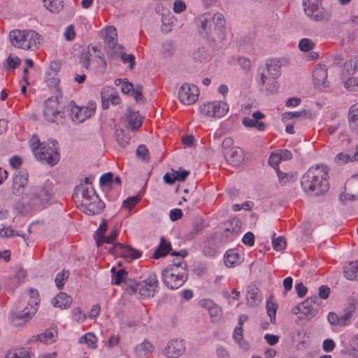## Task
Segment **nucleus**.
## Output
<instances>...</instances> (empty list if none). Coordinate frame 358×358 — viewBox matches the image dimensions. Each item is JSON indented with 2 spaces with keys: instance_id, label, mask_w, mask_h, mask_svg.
I'll return each instance as SVG.
<instances>
[{
  "instance_id": "obj_1",
  "label": "nucleus",
  "mask_w": 358,
  "mask_h": 358,
  "mask_svg": "<svg viewBox=\"0 0 358 358\" xmlns=\"http://www.w3.org/2000/svg\"><path fill=\"white\" fill-rule=\"evenodd\" d=\"M199 33L210 43H222L226 36V21L220 13H210L199 15L196 19Z\"/></svg>"
},
{
  "instance_id": "obj_2",
  "label": "nucleus",
  "mask_w": 358,
  "mask_h": 358,
  "mask_svg": "<svg viewBox=\"0 0 358 358\" xmlns=\"http://www.w3.org/2000/svg\"><path fill=\"white\" fill-rule=\"evenodd\" d=\"M328 173V167L323 164L310 167L301 180L303 191L314 196L327 193L329 189Z\"/></svg>"
},
{
  "instance_id": "obj_3",
  "label": "nucleus",
  "mask_w": 358,
  "mask_h": 358,
  "mask_svg": "<svg viewBox=\"0 0 358 358\" xmlns=\"http://www.w3.org/2000/svg\"><path fill=\"white\" fill-rule=\"evenodd\" d=\"M76 196H80L81 210L87 215H94L100 213L105 208L104 203L99 199L92 186H85L82 183L74 190Z\"/></svg>"
},
{
  "instance_id": "obj_4",
  "label": "nucleus",
  "mask_w": 358,
  "mask_h": 358,
  "mask_svg": "<svg viewBox=\"0 0 358 358\" xmlns=\"http://www.w3.org/2000/svg\"><path fill=\"white\" fill-rule=\"evenodd\" d=\"M53 196L51 185L45 182L43 184L32 185L24 194V199L31 208H42L50 203Z\"/></svg>"
},
{
  "instance_id": "obj_5",
  "label": "nucleus",
  "mask_w": 358,
  "mask_h": 358,
  "mask_svg": "<svg viewBox=\"0 0 358 358\" xmlns=\"http://www.w3.org/2000/svg\"><path fill=\"white\" fill-rule=\"evenodd\" d=\"M187 278V265L182 261L169 265L162 271L163 283L170 289H176L182 287Z\"/></svg>"
},
{
  "instance_id": "obj_6",
  "label": "nucleus",
  "mask_w": 358,
  "mask_h": 358,
  "mask_svg": "<svg viewBox=\"0 0 358 358\" xmlns=\"http://www.w3.org/2000/svg\"><path fill=\"white\" fill-rule=\"evenodd\" d=\"M9 38L14 47L31 50L38 49L43 41V37L31 29L13 30L9 34Z\"/></svg>"
},
{
  "instance_id": "obj_7",
  "label": "nucleus",
  "mask_w": 358,
  "mask_h": 358,
  "mask_svg": "<svg viewBox=\"0 0 358 358\" xmlns=\"http://www.w3.org/2000/svg\"><path fill=\"white\" fill-rule=\"evenodd\" d=\"M58 149L57 141H49L47 143H42L40 148H35L34 155L38 160L52 166L59 159Z\"/></svg>"
},
{
  "instance_id": "obj_8",
  "label": "nucleus",
  "mask_w": 358,
  "mask_h": 358,
  "mask_svg": "<svg viewBox=\"0 0 358 358\" xmlns=\"http://www.w3.org/2000/svg\"><path fill=\"white\" fill-rule=\"evenodd\" d=\"M38 296L37 290L30 289V300L29 301L30 308L27 306L20 313L12 312L10 313V320L13 326L17 327L24 324L36 312L39 303Z\"/></svg>"
},
{
  "instance_id": "obj_9",
  "label": "nucleus",
  "mask_w": 358,
  "mask_h": 358,
  "mask_svg": "<svg viewBox=\"0 0 358 358\" xmlns=\"http://www.w3.org/2000/svg\"><path fill=\"white\" fill-rule=\"evenodd\" d=\"M264 71L265 70L262 69V78H257L260 92L265 94L275 93L278 89L277 78L280 76L278 67L274 65L273 68L270 69V73L272 76L271 77L269 76L268 78H266Z\"/></svg>"
},
{
  "instance_id": "obj_10",
  "label": "nucleus",
  "mask_w": 358,
  "mask_h": 358,
  "mask_svg": "<svg viewBox=\"0 0 358 358\" xmlns=\"http://www.w3.org/2000/svg\"><path fill=\"white\" fill-rule=\"evenodd\" d=\"M43 115L45 119L52 123L63 124L64 112L59 109L57 98H50L45 102Z\"/></svg>"
},
{
  "instance_id": "obj_11",
  "label": "nucleus",
  "mask_w": 358,
  "mask_h": 358,
  "mask_svg": "<svg viewBox=\"0 0 358 358\" xmlns=\"http://www.w3.org/2000/svg\"><path fill=\"white\" fill-rule=\"evenodd\" d=\"M158 288L159 281L156 273H150L145 280L131 287L134 292H138L143 298L154 296Z\"/></svg>"
},
{
  "instance_id": "obj_12",
  "label": "nucleus",
  "mask_w": 358,
  "mask_h": 358,
  "mask_svg": "<svg viewBox=\"0 0 358 358\" xmlns=\"http://www.w3.org/2000/svg\"><path fill=\"white\" fill-rule=\"evenodd\" d=\"M96 107V104L94 101L88 102L84 107H79L72 101L69 105V115L74 122L81 123L94 114Z\"/></svg>"
},
{
  "instance_id": "obj_13",
  "label": "nucleus",
  "mask_w": 358,
  "mask_h": 358,
  "mask_svg": "<svg viewBox=\"0 0 358 358\" xmlns=\"http://www.w3.org/2000/svg\"><path fill=\"white\" fill-rule=\"evenodd\" d=\"M322 0H303L304 11L313 20H327L330 17L329 13L322 7Z\"/></svg>"
},
{
  "instance_id": "obj_14",
  "label": "nucleus",
  "mask_w": 358,
  "mask_h": 358,
  "mask_svg": "<svg viewBox=\"0 0 358 358\" xmlns=\"http://www.w3.org/2000/svg\"><path fill=\"white\" fill-rule=\"evenodd\" d=\"M201 113L209 117L220 118L229 111V106L224 101H215L204 103L199 107Z\"/></svg>"
},
{
  "instance_id": "obj_15",
  "label": "nucleus",
  "mask_w": 358,
  "mask_h": 358,
  "mask_svg": "<svg viewBox=\"0 0 358 358\" xmlns=\"http://www.w3.org/2000/svg\"><path fill=\"white\" fill-rule=\"evenodd\" d=\"M199 94V88L194 85L184 84L179 90L178 97L185 105L194 103Z\"/></svg>"
},
{
  "instance_id": "obj_16",
  "label": "nucleus",
  "mask_w": 358,
  "mask_h": 358,
  "mask_svg": "<svg viewBox=\"0 0 358 358\" xmlns=\"http://www.w3.org/2000/svg\"><path fill=\"white\" fill-rule=\"evenodd\" d=\"M321 300L317 296H313L301 303V313L308 320L313 318L320 309Z\"/></svg>"
},
{
  "instance_id": "obj_17",
  "label": "nucleus",
  "mask_w": 358,
  "mask_h": 358,
  "mask_svg": "<svg viewBox=\"0 0 358 358\" xmlns=\"http://www.w3.org/2000/svg\"><path fill=\"white\" fill-rule=\"evenodd\" d=\"M185 350V343L181 340H170L164 349V355L169 358H178Z\"/></svg>"
},
{
  "instance_id": "obj_18",
  "label": "nucleus",
  "mask_w": 358,
  "mask_h": 358,
  "mask_svg": "<svg viewBox=\"0 0 358 358\" xmlns=\"http://www.w3.org/2000/svg\"><path fill=\"white\" fill-rule=\"evenodd\" d=\"M341 201L358 199V175L352 176L346 183L345 191L340 196Z\"/></svg>"
},
{
  "instance_id": "obj_19",
  "label": "nucleus",
  "mask_w": 358,
  "mask_h": 358,
  "mask_svg": "<svg viewBox=\"0 0 358 358\" xmlns=\"http://www.w3.org/2000/svg\"><path fill=\"white\" fill-rule=\"evenodd\" d=\"M116 36L117 34L115 27H109L106 29L104 41L107 45L106 50L110 55L116 54L117 50L123 49L121 45H117Z\"/></svg>"
},
{
  "instance_id": "obj_20",
  "label": "nucleus",
  "mask_w": 358,
  "mask_h": 358,
  "mask_svg": "<svg viewBox=\"0 0 358 358\" xmlns=\"http://www.w3.org/2000/svg\"><path fill=\"white\" fill-rule=\"evenodd\" d=\"M114 250L117 253H119L121 257L126 259L127 261H131L141 257L142 253L131 246L124 245L120 243L114 244Z\"/></svg>"
},
{
  "instance_id": "obj_21",
  "label": "nucleus",
  "mask_w": 358,
  "mask_h": 358,
  "mask_svg": "<svg viewBox=\"0 0 358 358\" xmlns=\"http://www.w3.org/2000/svg\"><path fill=\"white\" fill-rule=\"evenodd\" d=\"M313 78L315 85L320 89L329 87L327 78V69L325 65H317L313 72Z\"/></svg>"
},
{
  "instance_id": "obj_22",
  "label": "nucleus",
  "mask_w": 358,
  "mask_h": 358,
  "mask_svg": "<svg viewBox=\"0 0 358 358\" xmlns=\"http://www.w3.org/2000/svg\"><path fill=\"white\" fill-rule=\"evenodd\" d=\"M224 155L227 162L235 166L241 164L244 160V152L239 147L232 148L228 151H224Z\"/></svg>"
},
{
  "instance_id": "obj_23",
  "label": "nucleus",
  "mask_w": 358,
  "mask_h": 358,
  "mask_svg": "<svg viewBox=\"0 0 358 358\" xmlns=\"http://www.w3.org/2000/svg\"><path fill=\"white\" fill-rule=\"evenodd\" d=\"M29 174L26 171H21L15 173L13 178L12 189L15 194L19 195L22 189L28 184Z\"/></svg>"
},
{
  "instance_id": "obj_24",
  "label": "nucleus",
  "mask_w": 358,
  "mask_h": 358,
  "mask_svg": "<svg viewBox=\"0 0 358 358\" xmlns=\"http://www.w3.org/2000/svg\"><path fill=\"white\" fill-rule=\"evenodd\" d=\"M154 349L155 347L152 343L145 339L141 343L135 346L134 353L137 358H144L150 355Z\"/></svg>"
},
{
  "instance_id": "obj_25",
  "label": "nucleus",
  "mask_w": 358,
  "mask_h": 358,
  "mask_svg": "<svg viewBox=\"0 0 358 358\" xmlns=\"http://www.w3.org/2000/svg\"><path fill=\"white\" fill-rule=\"evenodd\" d=\"M246 296L248 304L252 307L256 306L262 300L259 289L255 285L248 287Z\"/></svg>"
},
{
  "instance_id": "obj_26",
  "label": "nucleus",
  "mask_w": 358,
  "mask_h": 358,
  "mask_svg": "<svg viewBox=\"0 0 358 358\" xmlns=\"http://www.w3.org/2000/svg\"><path fill=\"white\" fill-rule=\"evenodd\" d=\"M275 65V66L278 67L279 71L281 72V62L278 59H268L266 61L265 64H261L257 69L258 78H262V69L265 70V76L266 78L271 77V74L270 73V69L273 68V66Z\"/></svg>"
},
{
  "instance_id": "obj_27",
  "label": "nucleus",
  "mask_w": 358,
  "mask_h": 358,
  "mask_svg": "<svg viewBox=\"0 0 358 358\" xmlns=\"http://www.w3.org/2000/svg\"><path fill=\"white\" fill-rule=\"evenodd\" d=\"M71 303V297L64 292L59 293L52 300V304L54 307L60 308L61 309H66L69 308Z\"/></svg>"
},
{
  "instance_id": "obj_28",
  "label": "nucleus",
  "mask_w": 358,
  "mask_h": 358,
  "mask_svg": "<svg viewBox=\"0 0 358 358\" xmlns=\"http://www.w3.org/2000/svg\"><path fill=\"white\" fill-rule=\"evenodd\" d=\"M127 122L128 129L133 131L138 129L142 124V120L138 112H135L130 109L127 110Z\"/></svg>"
},
{
  "instance_id": "obj_29",
  "label": "nucleus",
  "mask_w": 358,
  "mask_h": 358,
  "mask_svg": "<svg viewBox=\"0 0 358 358\" xmlns=\"http://www.w3.org/2000/svg\"><path fill=\"white\" fill-rule=\"evenodd\" d=\"M348 121L351 130L354 132L358 131V102L353 104L348 113Z\"/></svg>"
},
{
  "instance_id": "obj_30",
  "label": "nucleus",
  "mask_w": 358,
  "mask_h": 358,
  "mask_svg": "<svg viewBox=\"0 0 358 358\" xmlns=\"http://www.w3.org/2000/svg\"><path fill=\"white\" fill-rule=\"evenodd\" d=\"M57 336V330L55 328H50L45 330L43 334L33 336V338L44 343H52L55 341Z\"/></svg>"
},
{
  "instance_id": "obj_31",
  "label": "nucleus",
  "mask_w": 358,
  "mask_h": 358,
  "mask_svg": "<svg viewBox=\"0 0 358 358\" xmlns=\"http://www.w3.org/2000/svg\"><path fill=\"white\" fill-rule=\"evenodd\" d=\"M192 59L195 63L204 64L210 61V56L205 48L200 47L192 53Z\"/></svg>"
},
{
  "instance_id": "obj_32",
  "label": "nucleus",
  "mask_w": 358,
  "mask_h": 358,
  "mask_svg": "<svg viewBox=\"0 0 358 358\" xmlns=\"http://www.w3.org/2000/svg\"><path fill=\"white\" fill-rule=\"evenodd\" d=\"M171 249V243L169 242H166L164 237H162L160 244L153 253L152 258L157 259L163 257L170 252Z\"/></svg>"
},
{
  "instance_id": "obj_33",
  "label": "nucleus",
  "mask_w": 358,
  "mask_h": 358,
  "mask_svg": "<svg viewBox=\"0 0 358 358\" xmlns=\"http://www.w3.org/2000/svg\"><path fill=\"white\" fill-rule=\"evenodd\" d=\"M344 276L350 280H355L358 278V262H350L343 268Z\"/></svg>"
},
{
  "instance_id": "obj_34",
  "label": "nucleus",
  "mask_w": 358,
  "mask_h": 358,
  "mask_svg": "<svg viewBox=\"0 0 358 358\" xmlns=\"http://www.w3.org/2000/svg\"><path fill=\"white\" fill-rule=\"evenodd\" d=\"M43 6L52 13H59L64 8L62 0H43Z\"/></svg>"
},
{
  "instance_id": "obj_35",
  "label": "nucleus",
  "mask_w": 358,
  "mask_h": 358,
  "mask_svg": "<svg viewBox=\"0 0 358 358\" xmlns=\"http://www.w3.org/2000/svg\"><path fill=\"white\" fill-rule=\"evenodd\" d=\"M241 221L240 219L234 217L226 223L225 231L233 235H238L241 232Z\"/></svg>"
},
{
  "instance_id": "obj_36",
  "label": "nucleus",
  "mask_w": 358,
  "mask_h": 358,
  "mask_svg": "<svg viewBox=\"0 0 358 358\" xmlns=\"http://www.w3.org/2000/svg\"><path fill=\"white\" fill-rule=\"evenodd\" d=\"M78 343H85L89 348L95 349L97 347V338L92 333H87L79 338Z\"/></svg>"
},
{
  "instance_id": "obj_37",
  "label": "nucleus",
  "mask_w": 358,
  "mask_h": 358,
  "mask_svg": "<svg viewBox=\"0 0 358 358\" xmlns=\"http://www.w3.org/2000/svg\"><path fill=\"white\" fill-rule=\"evenodd\" d=\"M355 307L353 304H350L349 307L345 310V313L339 316V326L344 327L350 323V319L355 312Z\"/></svg>"
},
{
  "instance_id": "obj_38",
  "label": "nucleus",
  "mask_w": 358,
  "mask_h": 358,
  "mask_svg": "<svg viewBox=\"0 0 358 358\" xmlns=\"http://www.w3.org/2000/svg\"><path fill=\"white\" fill-rule=\"evenodd\" d=\"M26 276V271L22 268H18L16 269L15 274L13 278L9 280V288L13 289Z\"/></svg>"
},
{
  "instance_id": "obj_39",
  "label": "nucleus",
  "mask_w": 358,
  "mask_h": 358,
  "mask_svg": "<svg viewBox=\"0 0 358 358\" xmlns=\"http://www.w3.org/2000/svg\"><path fill=\"white\" fill-rule=\"evenodd\" d=\"M5 358H31V354L27 349L21 348L10 351Z\"/></svg>"
},
{
  "instance_id": "obj_40",
  "label": "nucleus",
  "mask_w": 358,
  "mask_h": 358,
  "mask_svg": "<svg viewBox=\"0 0 358 358\" xmlns=\"http://www.w3.org/2000/svg\"><path fill=\"white\" fill-rule=\"evenodd\" d=\"M240 260V255L234 250H228L224 255V262L228 266H234Z\"/></svg>"
},
{
  "instance_id": "obj_41",
  "label": "nucleus",
  "mask_w": 358,
  "mask_h": 358,
  "mask_svg": "<svg viewBox=\"0 0 358 358\" xmlns=\"http://www.w3.org/2000/svg\"><path fill=\"white\" fill-rule=\"evenodd\" d=\"M115 138L118 144L122 147H124L129 143L130 141V136L128 134H126L125 131L120 129H117L115 131Z\"/></svg>"
},
{
  "instance_id": "obj_42",
  "label": "nucleus",
  "mask_w": 358,
  "mask_h": 358,
  "mask_svg": "<svg viewBox=\"0 0 358 358\" xmlns=\"http://www.w3.org/2000/svg\"><path fill=\"white\" fill-rule=\"evenodd\" d=\"M175 48L173 41H166L162 44L161 53L164 57H169L173 54Z\"/></svg>"
},
{
  "instance_id": "obj_43",
  "label": "nucleus",
  "mask_w": 358,
  "mask_h": 358,
  "mask_svg": "<svg viewBox=\"0 0 358 358\" xmlns=\"http://www.w3.org/2000/svg\"><path fill=\"white\" fill-rule=\"evenodd\" d=\"M107 229V223L105 220H103L101 223L99 225V227L96 230L94 234V238L96 240V243L98 247L101 245V241L103 238V234L106 232Z\"/></svg>"
},
{
  "instance_id": "obj_44",
  "label": "nucleus",
  "mask_w": 358,
  "mask_h": 358,
  "mask_svg": "<svg viewBox=\"0 0 358 358\" xmlns=\"http://www.w3.org/2000/svg\"><path fill=\"white\" fill-rule=\"evenodd\" d=\"M276 171L279 182L282 185H285L289 182L294 181L296 180V178L293 173H284L279 169H276Z\"/></svg>"
},
{
  "instance_id": "obj_45",
  "label": "nucleus",
  "mask_w": 358,
  "mask_h": 358,
  "mask_svg": "<svg viewBox=\"0 0 358 358\" xmlns=\"http://www.w3.org/2000/svg\"><path fill=\"white\" fill-rule=\"evenodd\" d=\"M21 60L17 56L10 55L6 59L4 68L6 70L15 69L19 66Z\"/></svg>"
},
{
  "instance_id": "obj_46",
  "label": "nucleus",
  "mask_w": 358,
  "mask_h": 358,
  "mask_svg": "<svg viewBox=\"0 0 358 358\" xmlns=\"http://www.w3.org/2000/svg\"><path fill=\"white\" fill-rule=\"evenodd\" d=\"M277 304L272 301L267 300L266 301V311L270 317L271 322L273 324L275 321V314L277 310Z\"/></svg>"
},
{
  "instance_id": "obj_47",
  "label": "nucleus",
  "mask_w": 358,
  "mask_h": 358,
  "mask_svg": "<svg viewBox=\"0 0 358 358\" xmlns=\"http://www.w3.org/2000/svg\"><path fill=\"white\" fill-rule=\"evenodd\" d=\"M209 303L210 304L208 307L209 315L213 321H217L222 315V309L218 306L213 304L211 301H209Z\"/></svg>"
},
{
  "instance_id": "obj_48",
  "label": "nucleus",
  "mask_w": 358,
  "mask_h": 358,
  "mask_svg": "<svg viewBox=\"0 0 358 358\" xmlns=\"http://www.w3.org/2000/svg\"><path fill=\"white\" fill-rule=\"evenodd\" d=\"M91 56L92 55L90 52V46H88L87 49L82 52L80 57V63L87 69H89Z\"/></svg>"
},
{
  "instance_id": "obj_49",
  "label": "nucleus",
  "mask_w": 358,
  "mask_h": 358,
  "mask_svg": "<svg viewBox=\"0 0 358 358\" xmlns=\"http://www.w3.org/2000/svg\"><path fill=\"white\" fill-rule=\"evenodd\" d=\"M315 43L309 38H302L299 43V48L302 52H308L313 50Z\"/></svg>"
},
{
  "instance_id": "obj_50",
  "label": "nucleus",
  "mask_w": 358,
  "mask_h": 358,
  "mask_svg": "<svg viewBox=\"0 0 358 358\" xmlns=\"http://www.w3.org/2000/svg\"><path fill=\"white\" fill-rule=\"evenodd\" d=\"M139 201L140 198L138 196H130L123 201L122 207L131 211Z\"/></svg>"
},
{
  "instance_id": "obj_51",
  "label": "nucleus",
  "mask_w": 358,
  "mask_h": 358,
  "mask_svg": "<svg viewBox=\"0 0 358 358\" xmlns=\"http://www.w3.org/2000/svg\"><path fill=\"white\" fill-rule=\"evenodd\" d=\"M136 156L145 162L150 160L149 150L145 145H140L136 149Z\"/></svg>"
},
{
  "instance_id": "obj_52",
  "label": "nucleus",
  "mask_w": 358,
  "mask_h": 358,
  "mask_svg": "<svg viewBox=\"0 0 358 358\" xmlns=\"http://www.w3.org/2000/svg\"><path fill=\"white\" fill-rule=\"evenodd\" d=\"M117 54H120L121 56V59L124 63H129V69H133L135 65V57L133 55H127L122 52V50H117L116 51Z\"/></svg>"
},
{
  "instance_id": "obj_53",
  "label": "nucleus",
  "mask_w": 358,
  "mask_h": 358,
  "mask_svg": "<svg viewBox=\"0 0 358 358\" xmlns=\"http://www.w3.org/2000/svg\"><path fill=\"white\" fill-rule=\"evenodd\" d=\"M68 277H69L68 271H62V272L59 273L55 279L56 286L59 289H62L65 284V280L68 278Z\"/></svg>"
},
{
  "instance_id": "obj_54",
  "label": "nucleus",
  "mask_w": 358,
  "mask_h": 358,
  "mask_svg": "<svg viewBox=\"0 0 358 358\" xmlns=\"http://www.w3.org/2000/svg\"><path fill=\"white\" fill-rule=\"evenodd\" d=\"M127 275V272L124 269L118 270L113 277L112 283L119 285L122 282Z\"/></svg>"
},
{
  "instance_id": "obj_55",
  "label": "nucleus",
  "mask_w": 358,
  "mask_h": 358,
  "mask_svg": "<svg viewBox=\"0 0 358 358\" xmlns=\"http://www.w3.org/2000/svg\"><path fill=\"white\" fill-rule=\"evenodd\" d=\"M272 244L275 250H282L286 246V239L283 236H279L277 238L273 237Z\"/></svg>"
},
{
  "instance_id": "obj_56",
  "label": "nucleus",
  "mask_w": 358,
  "mask_h": 358,
  "mask_svg": "<svg viewBox=\"0 0 358 358\" xmlns=\"http://www.w3.org/2000/svg\"><path fill=\"white\" fill-rule=\"evenodd\" d=\"M306 116L307 112L305 110L301 111L286 112L282 114V118L287 120H291L295 117L306 118Z\"/></svg>"
},
{
  "instance_id": "obj_57",
  "label": "nucleus",
  "mask_w": 358,
  "mask_h": 358,
  "mask_svg": "<svg viewBox=\"0 0 358 358\" xmlns=\"http://www.w3.org/2000/svg\"><path fill=\"white\" fill-rule=\"evenodd\" d=\"M275 158L281 160H289L292 158V152L288 150H280L279 155H272L270 157V161L273 160Z\"/></svg>"
},
{
  "instance_id": "obj_58",
  "label": "nucleus",
  "mask_w": 358,
  "mask_h": 358,
  "mask_svg": "<svg viewBox=\"0 0 358 358\" xmlns=\"http://www.w3.org/2000/svg\"><path fill=\"white\" fill-rule=\"evenodd\" d=\"M234 340L240 345L243 341V327H236L233 333Z\"/></svg>"
},
{
  "instance_id": "obj_59",
  "label": "nucleus",
  "mask_w": 358,
  "mask_h": 358,
  "mask_svg": "<svg viewBox=\"0 0 358 358\" xmlns=\"http://www.w3.org/2000/svg\"><path fill=\"white\" fill-rule=\"evenodd\" d=\"M203 227V220L201 218H196L192 224V231L191 234L195 236L201 232Z\"/></svg>"
},
{
  "instance_id": "obj_60",
  "label": "nucleus",
  "mask_w": 358,
  "mask_h": 358,
  "mask_svg": "<svg viewBox=\"0 0 358 358\" xmlns=\"http://www.w3.org/2000/svg\"><path fill=\"white\" fill-rule=\"evenodd\" d=\"M335 161L337 164L341 165L350 161H353V159L352 156L346 153L340 152L336 156Z\"/></svg>"
},
{
  "instance_id": "obj_61",
  "label": "nucleus",
  "mask_w": 358,
  "mask_h": 358,
  "mask_svg": "<svg viewBox=\"0 0 358 358\" xmlns=\"http://www.w3.org/2000/svg\"><path fill=\"white\" fill-rule=\"evenodd\" d=\"M345 87L349 91H355L358 87V76L357 77L350 78L345 83Z\"/></svg>"
},
{
  "instance_id": "obj_62",
  "label": "nucleus",
  "mask_w": 358,
  "mask_h": 358,
  "mask_svg": "<svg viewBox=\"0 0 358 358\" xmlns=\"http://www.w3.org/2000/svg\"><path fill=\"white\" fill-rule=\"evenodd\" d=\"M113 174L110 172L103 174L100 178V185L101 186L108 185L113 182Z\"/></svg>"
},
{
  "instance_id": "obj_63",
  "label": "nucleus",
  "mask_w": 358,
  "mask_h": 358,
  "mask_svg": "<svg viewBox=\"0 0 358 358\" xmlns=\"http://www.w3.org/2000/svg\"><path fill=\"white\" fill-rule=\"evenodd\" d=\"M73 318L76 322L84 321L86 318L85 315L83 314L81 309L79 307L75 308L72 310Z\"/></svg>"
},
{
  "instance_id": "obj_64",
  "label": "nucleus",
  "mask_w": 358,
  "mask_h": 358,
  "mask_svg": "<svg viewBox=\"0 0 358 358\" xmlns=\"http://www.w3.org/2000/svg\"><path fill=\"white\" fill-rule=\"evenodd\" d=\"M173 11L176 13H180L185 10L186 9V4L182 0H176L173 3Z\"/></svg>"
}]
</instances>
